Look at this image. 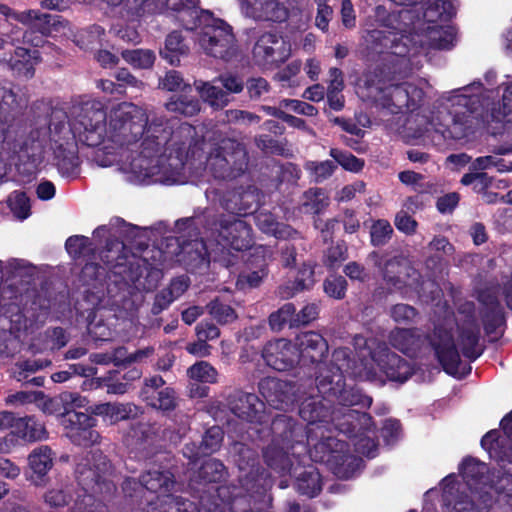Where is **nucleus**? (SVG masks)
<instances>
[{
	"label": "nucleus",
	"instance_id": "obj_1",
	"mask_svg": "<svg viewBox=\"0 0 512 512\" xmlns=\"http://www.w3.org/2000/svg\"><path fill=\"white\" fill-rule=\"evenodd\" d=\"M71 132L79 141L97 147L94 161L112 165L139 183L178 185L187 182L185 161L195 128L182 123L172 129L162 118L149 120L147 112L131 102L113 105L105 113L99 103L87 102L72 110Z\"/></svg>",
	"mask_w": 512,
	"mask_h": 512
},
{
	"label": "nucleus",
	"instance_id": "obj_2",
	"mask_svg": "<svg viewBox=\"0 0 512 512\" xmlns=\"http://www.w3.org/2000/svg\"><path fill=\"white\" fill-rule=\"evenodd\" d=\"M342 406L328 414V407L318 398L305 399L299 409L301 418L307 422L306 441L310 449V457L316 462H327L339 465L348 460L345 455L346 444L332 437L329 422H333L335 429L341 433L354 437V446L357 452L369 458L376 455L377 444L374 440L373 423L366 413H359L348 406L360 405L369 407L371 398L363 396L353 390L340 391Z\"/></svg>",
	"mask_w": 512,
	"mask_h": 512
},
{
	"label": "nucleus",
	"instance_id": "obj_3",
	"mask_svg": "<svg viewBox=\"0 0 512 512\" xmlns=\"http://www.w3.org/2000/svg\"><path fill=\"white\" fill-rule=\"evenodd\" d=\"M480 93V83L455 90L449 107L432 112L428 119L421 118L425 128L418 131L417 137H427L436 146L444 145L447 140L469 137L480 124L476 114Z\"/></svg>",
	"mask_w": 512,
	"mask_h": 512
},
{
	"label": "nucleus",
	"instance_id": "obj_4",
	"mask_svg": "<svg viewBox=\"0 0 512 512\" xmlns=\"http://www.w3.org/2000/svg\"><path fill=\"white\" fill-rule=\"evenodd\" d=\"M251 227L235 216H223L214 224L206 241L195 240L182 247L195 265L219 260L225 250L242 251L252 246Z\"/></svg>",
	"mask_w": 512,
	"mask_h": 512
},
{
	"label": "nucleus",
	"instance_id": "obj_5",
	"mask_svg": "<svg viewBox=\"0 0 512 512\" xmlns=\"http://www.w3.org/2000/svg\"><path fill=\"white\" fill-rule=\"evenodd\" d=\"M234 450L238 453L235 462L241 472L242 489L234 497V508L238 512H272L269 490L273 482L270 475L257 465L256 453L252 449L235 444Z\"/></svg>",
	"mask_w": 512,
	"mask_h": 512
},
{
	"label": "nucleus",
	"instance_id": "obj_6",
	"mask_svg": "<svg viewBox=\"0 0 512 512\" xmlns=\"http://www.w3.org/2000/svg\"><path fill=\"white\" fill-rule=\"evenodd\" d=\"M148 504L147 512H221L217 506L199 508L195 503L175 496L173 475L169 471L150 470L140 478Z\"/></svg>",
	"mask_w": 512,
	"mask_h": 512
},
{
	"label": "nucleus",
	"instance_id": "obj_7",
	"mask_svg": "<svg viewBox=\"0 0 512 512\" xmlns=\"http://www.w3.org/2000/svg\"><path fill=\"white\" fill-rule=\"evenodd\" d=\"M20 107L14 92L0 86V181L7 174V164L3 154L8 157L17 156L19 160L37 162L43 153V143L39 139L31 138L20 143H12L10 128L12 116L10 113Z\"/></svg>",
	"mask_w": 512,
	"mask_h": 512
},
{
	"label": "nucleus",
	"instance_id": "obj_8",
	"mask_svg": "<svg viewBox=\"0 0 512 512\" xmlns=\"http://www.w3.org/2000/svg\"><path fill=\"white\" fill-rule=\"evenodd\" d=\"M373 344L368 345L362 336L354 338V345L359 349L358 357L361 360L360 367H356L357 371L353 372L356 376L375 379L377 371L372 363L392 381L404 382L412 375V367L408 362L390 352L385 344H378L372 350Z\"/></svg>",
	"mask_w": 512,
	"mask_h": 512
},
{
	"label": "nucleus",
	"instance_id": "obj_9",
	"mask_svg": "<svg viewBox=\"0 0 512 512\" xmlns=\"http://www.w3.org/2000/svg\"><path fill=\"white\" fill-rule=\"evenodd\" d=\"M196 25L192 29L198 30L196 42L207 55L225 60L235 55L236 40L229 24L209 11H200Z\"/></svg>",
	"mask_w": 512,
	"mask_h": 512
},
{
	"label": "nucleus",
	"instance_id": "obj_10",
	"mask_svg": "<svg viewBox=\"0 0 512 512\" xmlns=\"http://www.w3.org/2000/svg\"><path fill=\"white\" fill-rule=\"evenodd\" d=\"M247 167L245 148L236 141L223 140L218 148L210 152L206 158L205 172L214 178H235L241 175Z\"/></svg>",
	"mask_w": 512,
	"mask_h": 512
},
{
	"label": "nucleus",
	"instance_id": "obj_11",
	"mask_svg": "<svg viewBox=\"0 0 512 512\" xmlns=\"http://www.w3.org/2000/svg\"><path fill=\"white\" fill-rule=\"evenodd\" d=\"M443 503L446 512H487L493 502L488 491L475 493L467 489V484H453V477L442 481Z\"/></svg>",
	"mask_w": 512,
	"mask_h": 512
},
{
	"label": "nucleus",
	"instance_id": "obj_12",
	"mask_svg": "<svg viewBox=\"0 0 512 512\" xmlns=\"http://www.w3.org/2000/svg\"><path fill=\"white\" fill-rule=\"evenodd\" d=\"M454 39L455 32L452 27L428 26L424 32H415L411 35L401 34L398 39L395 38L393 41H399V49H395L394 53L406 57L416 55L424 46L449 49L453 46Z\"/></svg>",
	"mask_w": 512,
	"mask_h": 512
},
{
	"label": "nucleus",
	"instance_id": "obj_13",
	"mask_svg": "<svg viewBox=\"0 0 512 512\" xmlns=\"http://www.w3.org/2000/svg\"><path fill=\"white\" fill-rule=\"evenodd\" d=\"M110 469L111 465L107 458L102 453H94L76 464L75 475L86 492L89 490L101 492L102 484L107 491H110L112 485L106 480Z\"/></svg>",
	"mask_w": 512,
	"mask_h": 512
},
{
	"label": "nucleus",
	"instance_id": "obj_14",
	"mask_svg": "<svg viewBox=\"0 0 512 512\" xmlns=\"http://www.w3.org/2000/svg\"><path fill=\"white\" fill-rule=\"evenodd\" d=\"M61 424L67 437L77 445H92L99 439L98 432L92 429L95 419L86 413L67 410L61 416Z\"/></svg>",
	"mask_w": 512,
	"mask_h": 512
},
{
	"label": "nucleus",
	"instance_id": "obj_15",
	"mask_svg": "<svg viewBox=\"0 0 512 512\" xmlns=\"http://www.w3.org/2000/svg\"><path fill=\"white\" fill-rule=\"evenodd\" d=\"M381 93L378 101L392 113H398L402 108L413 109L423 96L421 89L409 83L392 85Z\"/></svg>",
	"mask_w": 512,
	"mask_h": 512
},
{
	"label": "nucleus",
	"instance_id": "obj_16",
	"mask_svg": "<svg viewBox=\"0 0 512 512\" xmlns=\"http://www.w3.org/2000/svg\"><path fill=\"white\" fill-rule=\"evenodd\" d=\"M371 257L381 270L384 281L391 288L399 290L403 285H410L408 278L415 274V271L408 265L406 259L402 257L380 259L377 254H372Z\"/></svg>",
	"mask_w": 512,
	"mask_h": 512
},
{
	"label": "nucleus",
	"instance_id": "obj_17",
	"mask_svg": "<svg viewBox=\"0 0 512 512\" xmlns=\"http://www.w3.org/2000/svg\"><path fill=\"white\" fill-rule=\"evenodd\" d=\"M259 390L266 401L276 409L285 410L294 402L293 386L284 380L266 377L260 381Z\"/></svg>",
	"mask_w": 512,
	"mask_h": 512
},
{
	"label": "nucleus",
	"instance_id": "obj_18",
	"mask_svg": "<svg viewBox=\"0 0 512 512\" xmlns=\"http://www.w3.org/2000/svg\"><path fill=\"white\" fill-rule=\"evenodd\" d=\"M243 14L255 20L280 22L287 10L279 0H238Z\"/></svg>",
	"mask_w": 512,
	"mask_h": 512
},
{
	"label": "nucleus",
	"instance_id": "obj_19",
	"mask_svg": "<svg viewBox=\"0 0 512 512\" xmlns=\"http://www.w3.org/2000/svg\"><path fill=\"white\" fill-rule=\"evenodd\" d=\"M262 356L267 365L278 371L287 370L298 360L294 345L286 339L269 342L264 347Z\"/></svg>",
	"mask_w": 512,
	"mask_h": 512
},
{
	"label": "nucleus",
	"instance_id": "obj_20",
	"mask_svg": "<svg viewBox=\"0 0 512 512\" xmlns=\"http://www.w3.org/2000/svg\"><path fill=\"white\" fill-rule=\"evenodd\" d=\"M163 385L164 380L161 377L153 376L146 380L141 396L153 408L164 411L172 410L176 407L175 392L169 387L158 390Z\"/></svg>",
	"mask_w": 512,
	"mask_h": 512
},
{
	"label": "nucleus",
	"instance_id": "obj_21",
	"mask_svg": "<svg viewBox=\"0 0 512 512\" xmlns=\"http://www.w3.org/2000/svg\"><path fill=\"white\" fill-rule=\"evenodd\" d=\"M430 343L444 369L449 373L456 370L460 362V356L450 332L442 328H437L430 338Z\"/></svg>",
	"mask_w": 512,
	"mask_h": 512
},
{
	"label": "nucleus",
	"instance_id": "obj_22",
	"mask_svg": "<svg viewBox=\"0 0 512 512\" xmlns=\"http://www.w3.org/2000/svg\"><path fill=\"white\" fill-rule=\"evenodd\" d=\"M486 471V464L473 458H467L460 465L462 481H458L453 474L450 476L453 477V484H467L468 490L475 493H484L487 491L486 486L490 478L489 476H484Z\"/></svg>",
	"mask_w": 512,
	"mask_h": 512
},
{
	"label": "nucleus",
	"instance_id": "obj_23",
	"mask_svg": "<svg viewBox=\"0 0 512 512\" xmlns=\"http://www.w3.org/2000/svg\"><path fill=\"white\" fill-rule=\"evenodd\" d=\"M0 62L5 63L15 76L30 79L34 76L35 66L39 62L38 51L17 47L9 57H1Z\"/></svg>",
	"mask_w": 512,
	"mask_h": 512
},
{
	"label": "nucleus",
	"instance_id": "obj_24",
	"mask_svg": "<svg viewBox=\"0 0 512 512\" xmlns=\"http://www.w3.org/2000/svg\"><path fill=\"white\" fill-rule=\"evenodd\" d=\"M46 434L45 427L32 417L19 418L14 424L12 433L0 440V453L10 451L15 435L27 441H37L45 439Z\"/></svg>",
	"mask_w": 512,
	"mask_h": 512
},
{
	"label": "nucleus",
	"instance_id": "obj_25",
	"mask_svg": "<svg viewBox=\"0 0 512 512\" xmlns=\"http://www.w3.org/2000/svg\"><path fill=\"white\" fill-rule=\"evenodd\" d=\"M294 347L298 359L319 362L325 356L328 346L324 338L317 332L309 331L297 336Z\"/></svg>",
	"mask_w": 512,
	"mask_h": 512
},
{
	"label": "nucleus",
	"instance_id": "obj_26",
	"mask_svg": "<svg viewBox=\"0 0 512 512\" xmlns=\"http://www.w3.org/2000/svg\"><path fill=\"white\" fill-rule=\"evenodd\" d=\"M283 40L276 34L265 33L259 37L254 49L253 56L260 64L273 63L285 57Z\"/></svg>",
	"mask_w": 512,
	"mask_h": 512
},
{
	"label": "nucleus",
	"instance_id": "obj_27",
	"mask_svg": "<svg viewBox=\"0 0 512 512\" xmlns=\"http://www.w3.org/2000/svg\"><path fill=\"white\" fill-rule=\"evenodd\" d=\"M231 411L249 422L261 419L264 403L253 393L236 392L230 400Z\"/></svg>",
	"mask_w": 512,
	"mask_h": 512
},
{
	"label": "nucleus",
	"instance_id": "obj_28",
	"mask_svg": "<svg viewBox=\"0 0 512 512\" xmlns=\"http://www.w3.org/2000/svg\"><path fill=\"white\" fill-rule=\"evenodd\" d=\"M0 13L6 18H13L18 22L26 25H34L36 28L46 30V25H52L57 31V26L65 28L69 25L66 21L54 19L50 14L40 13L36 10H28L24 12H14L10 7L0 4Z\"/></svg>",
	"mask_w": 512,
	"mask_h": 512
},
{
	"label": "nucleus",
	"instance_id": "obj_29",
	"mask_svg": "<svg viewBox=\"0 0 512 512\" xmlns=\"http://www.w3.org/2000/svg\"><path fill=\"white\" fill-rule=\"evenodd\" d=\"M479 300L486 307L483 317L484 328L487 334H499L504 324V313L499 305L494 291L487 290L479 295Z\"/></svg>",
	"mask_w": 512,
	"mask_h": 512
},
{
	"label": "nucleus",
	"instance_id": "obj_30",
	"mask_svg": "<svg viewBox=\"0 0 512 512\" xmlns=\"http://www.w3.org/2000/svg\"><path fill=\"white\" fill-rule=\"evenodd\" d=\"M94 415L102 416L104 421L116 423L136 417L140 410L132 403H101L90 408Z\"/></svg>",
	"mask_w": 512,
	"mask_h": 512
},
{
	"label": "nucleus",
	"instance_id": "obj_31",
	"mask_svg": "<svg viewBox=\"0 0 512 512\" xmlns=\"http://www.w3.org/2000/svg\"><path fill=\"white\" fill-rule=\"evenodd\" d=\"M108 5L117 8L123 18H133L145 12L163 11L161 0H104Z\"/></svg>",
	"mask_w": 512,
	"mask_h": 512
},
{
	"label": "nucleus",
	"instance_id": "obj_32",
	"mask_svg": "<svg viewBox=\"0 0 512 512\" xmlns=\"http://www.w3.org/2000/svg\"><path fill=\"white\" fill-rule=\"evenodd\" d=\"M346 349H336L333 353V361L337 367V372H334L331 378L328 376L320 375L318 379L319 391L326 393L327 391L336 394L341 387L342 377L344 372H348L350 368V361Z\"/></svg>",
	"mask_w": 512,
	"mask_h": 512
},
{
	"label": "nucleus",
	"instance_id": "obj_33",
	"mask_svg": "<svg viewBox=\"0 0 512 512\" xmlns=\"http://www.w3.org/2000/svg\"><path fill=\"white\" fill-rule=\"evenodd\" d=\"M493 153L494 155L477 157L471 162L469 170L483 172L487 169L496 168L501 173L512 171V162L506 163L505 160L497 157V155L511 154L512 144L495 147Z\"/></svg>",
	"mask_w": 512,
	"mask_h": 512
},
{
	"label": "nucleus",
	"instance_id": "obj_34",
	"mask_svg": "<svg viewBox=\"0 0 512 512\" xmlns=\"http://www.w3.org/2000/svg\"><path fill=\"white\" fill-rule=\"evenodd\" d=\"M166 10L176 13L177 20L187 29L196 28V19L200 16L197 0H166Z\"/></svg>",
	"mask_w": 512,
	"mask_h": 512
},
{
	"label": "nucleus",
	"instance_id": "obj_35",
	"mask_svg": "<svg viewBox=\"0 0 512 512\" xmlns=\"http://www.w3.org/2000/svg\"><path fill=\"white\" fill-rule=\"evenodd\" d=\"M56 165L63 175H70L75 172L78 166L77 147L73 141L66 143H52Z\"/></svg>",
	"mask_w": 512,
	"mask_h": 512
},
{
	"label": "nucleus",
	"instance_id": "obj_36",
	"mask_svg": "<svg viewBox=\"0 0 512 512\" xmlns=\"http://www.w3.org/2000/svg\"><path fill=\"white\" fill-rule=\"evenodd\" d=\"M264 459L266 464L279 474L290 473L292 462L287 451L280 446L278 441H274L264 451Z\"/></svg>",
	"mask_w": 512,
	"mask_h": 512
},
{
	"label": "nucleus",
	"instance_id": "obj_37",
	"mask_svg": "<svg viewBox=\"0 0 512 512\" xmlns=\"http://www.w3.org/2000/svg\"><path fill=\"white\" fill-rule=\"evenodd\" d=\"M296 488L299 493L309 497L316 496L322 489L320 474L316 468H304L296 477Z\"/></svg>",
	"mask_w": 512,
	"mask_h": 512
},
{
	"label": "nucleus",
	"instance_id": "obj_38",
	"mask_svg": "<svg viewBox=\"0 0 512 512\" xmlns=\"http://www.w3.org/2000/svg\"><path fill=\"white\" fill-rule=\"evenodd\" d=\"M314 269L310 264H303L299 269L296 280L292 286L282 285L279 287L278 294L282 298L292 297L296 292L309 289L314 284Z\"/></svg>",
	"mask_w": 512,
	"mask_h": 512
},
{
	"label": "nucleus",
	"instance_id": "obj_39",
	"mask_svg": "<svg viewBox=\"0 0 512 512\" xmlns=\"http://www.w3.org/2000/svg\"><path fill=\"white\" fill-rule=\"evenodd\" d=\"M420 337L410 329H396L390 334V343L405 354H413L419 347Z\"/></svg>",
	"mask_w": 512,
	"mask_h": 512
},
{
	"label": "nucleus",
	"instance_id": "obj_40",
	"mask_svg": "<svg viewBox=\"0 0 512 512\" xmlns=\"http://www.w3.org/2000/svg\"><path fill=\"white\" fill-rule=\"evenodd\" d=\"M282 428H285V430L281 434V441L287 446V448H289L290 443L293 441L295 444L300 445L302 450L306 449L303 444L304 430L302 426L284 418L276 419L273 422V430L280 431Z\"/></svg>",
	"mask_w": 512,
	"mask_h": 512
},
{
	"label": "nucleus",
	"instance_id": "obj_41",
	"mask_svg": "<svg viewBox=\"0 0 512 512\" xmlns=\"http://www.w3.org/2000/svg\"><path fill=\"white\" fill-rule=\"evenodd\" d=\"M216 80L213 81L216 82ZM196 89L204 101L209 103L214 108H222L229 103L228 94L219 87L212 84V82H195Z\"/></svg>",
	"mask_w": 512,
	"mask_h": 512
},
{
	"label": "nucleus",
	"instance_id": "obj_42",
	"mask_svg": "<svg viewBox=\"0 0 512 512\" xmlns=\"http://www.w3.org/2000/svg\"><path fill=\"white\" fill-rule=\"evenodd\" d=\"M188 53V45L178 32L170 33L165 41V48L161 55L169 61L171 65L179 63V57Z\"/></svg>",
	"mask_w": 512,
	"mask_h": 512
},
{
	"label": "nucleus",
	"instance_id": "obj_43",
	"mask_svg": "<svg viewBox=\"0 0 512 512\" xmlns=\"http://www.w3.org/2000/svg\"><path fill=\"white\" fill-rule=\"evenodd\" d=\"M29 465L38 475H45L53 465L52 451L48 446H41L29 455Z\"/></svg>",
	"mask_w": 512,
	"mask_h": 512
},
{
	"label": "nucleus",
	"instance_id": "obj_44",
	"mask_svg": "<svg viewBox=\"0 0 512 512\" xmlns=\"http://www.w3.org/2000/svg\"><path fill=\"white\" fill-rule=\"evenodd\" d=\"M486 488L489 493L493 490L495 494L503 499L512 498V475L500 470L493 472L489 478ZM492 496V494H490Z\"/></svg>",
	"mask_w": 512,
	"mask_h": 512
},
{
	"label": "nucleus",
	"instance_id": "obj_45",
	"mask_svg": "<svg viewBox=\"0 0 512 512\" xmlns=\"http://www.w3.org/2000/svg\"><path fill=\"white\" fill-rule=\"evenodd\" d=\"M255 219L256 225L264 233L271 234L277 238H283L290 234L289 228L284 224L278 223L269 212H260Z\"/></svg>",
	"mask_w": 512,
	"mask_h": 512
},
{
	"label": "nucleus",
	"instance_id": "obj_46",
	"mask_svg": "<svg viewBox=\"0 0 512 512\" xmlns=\"http://www.w3.org/2000/svg\"><path fill=\"white\" fill-rule=\"evenodd\" d=\"M187 375L192 380L213 384L217 382L218 372L210 363L199 361L188 368Z\"/></svg>",
	"mask_w": 512,
	"mask_h": 512
},
{
	"label": "nucleus",
	"instance_id": "obj_47",
	"mask_svg": "<svg viewBox=\"0 0 512 512\" xmlns=\"http://www.w3.org/2000/svg\"><path fill=\"white\" fill-rule=\"evenodd\" d=\"M482 447L488 451L490 457L497 459L498 461L504 462L505 460L512 462V452L499 451V436L496 430H491L486 433L481 440Z\"/></svg>",
	"mask_w": 512,
	"mask_h": 512
},
{
	"label": "nucleus",
	"instance_id": "obj_48",
	"mask_svg": "<svg viewBox=\"0 0 512 512\" xmlns=\"http://www.w3.org/2000/svg\"><path fill=\"white\" fill-rule=\"evenodd\" d=\"M122 57L133 67L141 69L152 67L156 58L153 51L143 49L125 50L122 52Z\"/></svg>",
	"mask_w": 512,
	"mask_h": 512
},
{
	"label": "nucleus",
	"instance_id": "obj_49",
	"mask_svg": "<svg viewBox=\"0 0 512 512\" xmlns=\"http://www.w3.org/2000/svg\"><path fill=\"white\" fill-rule=\"evenodd\" d=\"M168 111L179 113L185 116H193L200 110L199 102L187 96L172 97L166 104Z\"/></svg>",
	"mask_w": 512,
	"mask_h": 512
},
{
	"label": "nucleus",
	"instance_id": "obj_50",
	"mask_svg": "<svg viewBox=\"0 0 512 512\" xmlns=\"http://www.w3.org/2000/svg\"><path fill=\"white\" fill-rule=\"evenodd\" d=\"M223 440V431L218 426H213L209 428L202 440V443L199 447V451L195 454L197 455H208L220 448L221 442Z\"/></svg>",
	"mask_w": 512,
	"mask_h": 512
},
{
	"label": "nucleus",
	"instance_id": "obj_51",
	"mask_svg": "<svg viewBox=\"0 0 512 512\" xmlns=\"http://www.w3.org/2000/svg\"><path fill=\"white\" fill-rule=\"evenodd\" d=\"M7 202L12 213L18 219L24 220L30 215V203L25 193L15 191L11 193Z\"/></svg>",
	"mask_w": 512,
	"mask_h": 512
},
{
	"label": "nucleus",
	"instance_id": "obj_52",
	"mask_svg": "<svg viewBox=\"0 0 512 512\" xmlns=\"http://www.w3.org/2000/svg\"><path fill=\"white\" fill-rule=\"evenodd\" d=\"M336 167L335 162L331 160H325L322 162L309 161L305 164V169L316 182H321L330 177Z\"/></svg>",
	"mask_w": 512,
	"mask_h": 512
},
{
	"label": "nucleus",
	"instance_id": "obj_53",
	"mask_svg": "<svg viewBox=\"0 0 512 512\" xmlns=\"http://www.w3.org/2000/svg\"><path fill=\"white\" fill-rule=\"evenodd\" d=\"M393 228L387 220L379 219L371 226V242L374 246H382L391 238Z\"/></svg>",
	"mask_w": 512,
	"mask_h": 512
},
{
	"label": "nucleus",
	"instance_id": "obj_54",
	"mask_svg": "<svg viewBox=\"0 0 512 512\" xmlns=\"http://www.w3.org/2000/svg\"><path fill=\"white\" fill-rule=\"evenodd\" d=\"M209 314L220 324H226L236 319L234 310L218 300L210 302L207 306Z\"/></svg>",
	"mask_w": 512,
	"mask_h": 512
},
{
	"label": "nucleus",
	"instance_id": "obj_55",
	"mask_svg": "<svg viewBox=\"0 0 512 512\" xmlns=\"http://www.w3.org/2000/svg\"><path fill=\"white\" fill-rule=\"evenodd\" d=\"M295 318V307L291 303L283 305L278 311L269 317V324L273 330H280L286 322L293 324Z\"/></svg>",
	"mask_w": 512,
	"mask_h": 512
},
{
	"label": "nucleus",
	"instance_id": "obj_56",
	"mask_svg": "<svg viewBox=\"0 0 512 512\" xmlns=\"http://www.w3.org/2000/svg\"><path fill=\"white\" fill-rule=\"evenodd\" d=\"M330 156L344 169L351 172H358L363 167V162L348 152H342L338 149H331Z\"/></svg>",
	"mask_w": 512,
	"mask_h": 512
},
{
	"label": "nucleus",
	"instance_id": "obj_57",
	"mask_svg": "<svg viewBox=\"0 0 512 512\" xmlns=\"http://www.w3.org/2000/svg\"><path fill=\"white\" fill-rule=\"evenodd\" d=\"M503 89L502 103L498 110V118L512 123V80L501 85Z\"/></svg>",
	"mask_w": 512,
	"mask_h": 512
},
{
	"label": "nucleus",
	"instance_id": "obj_58",
	"mask_svg": "<svg viewBox=\"0 0 512 512\" xmlns=\"http://www.w3.org/2000/svg\"><path fill=\"white\" fill-rule=\"evenodd\" d=\"M65 247L73 258H79L91 250V241L88 237L75 235L66 240Z\"/></svg>",
	"mask_w": 512,
	"mask_h": 512
},
{
	"label": "nucleus",
	"instance_id": "obj_59",
	"mask_svg": "<svg viewBox=\"0 0 512 512\" xmlns=\"http://www.w3.org/2000/svg\"><path fill=\"white\" fill-rule=\"evenodd\" d=\"M478 343V331L470 329L464 331L461 335V345L463 354L468 357L475 359L479 356L480 352L476 349Z\"/></svg>",
	"mask_w": 512,
	"mask_h": 512
},
{
	"label": "nucleus",
	"instance_id": "obj_60",
	"mask_svg": "<svg viewBox=\"0 0 512 512\" xmlns=\"http://www.w3.org/2000/svg\"><path fill=\"white\" fill-rule=\"evenodd\" d=\"M41 398L40 391H20L14 394H10L6 397L5 403L11 406H25L38 402Z\"/></svg>",
	"mask_w": 512,
	"mask_h": 512
},
{
	"label": "nucleus",
	"instance_id": "obj_61",
	"mask_svg": "<svg viewBox=\"0 0 512 512\" xmlns=\"http://www.w3.org/2000/svg\"><path fill=\"white\" fill-rule=\"evenodd\" d=\"M325 293L335 299H342L346 292V280L341 276H331L324 282Z\"/></svg>",
	"mask_w": 512,
	"mask_h": 512
},
{
	"label": "nucleus",
	"instance_id": "obj_62",
	"mask_svg": "<svg viewBox=\"0 0 512 512\" xmlns=\"http://www.w3.org/2000/svg\"><path fill=\"white\" fill-rule=\"evenodd\" d=\"M305 205L310 206L314 212L321 211L328 205L329 198L325 191L319 188L310 189L305 193Z\"/></svg>",
	"mask_w": 512,
	"mask_h": 512
},
{
	"label": "nucleus",
	"instance_id": "obj_63",
	"mask_svg": "<svg viewBox=\"0 0 512 512\" xmlns=\"http://www.w3.org/2000/svg\"><path fill=\"white\" fill-rule=\"evenodd\" d=\"M70 494L63 489L53 488L48 490L44 495V501L50 507H63L70 501Z\"/></svg>",
	"mask_w": 512,
	"mask_h": 512
},
{
	"label": "nucleus",
	"instance_id": "obj_64",
	"mask_svg": "<svg viewBox=\"0 0 512 512\" xmlns=\"http://www.w3.org/2000/svg\"><path fill=\"white\" fill-rule=\"evenodd\" d=\"M224 466L217 460L210 459L201 467V476L208 482H215L222 477Z\"/></svg>",
	"mask_w": 512,
	"mask_h": 512
}]
</instances>
